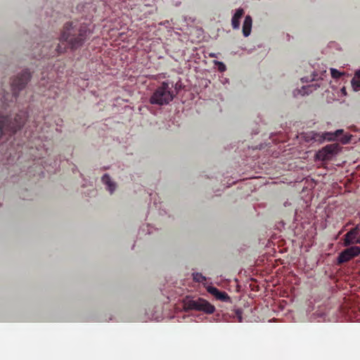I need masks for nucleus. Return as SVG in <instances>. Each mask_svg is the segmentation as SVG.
I'll return each instance as SVG.
<instances>
[{
	"mask_svg": "<svg viewBox=\"0 0 360 360\" xmlns=\"http://www.w3.org/2000/svg\"><path fill=\"white\" fill-rule=\"evenodd\" d=\"M185 308L188 310L202 311L209 314L214 313L215 311L214 305L202 298L186 300Z\"/></svg>",
	"mask_w": 360,
	"mask_h": 360,
	"instance_id": "5",
	"label": "nucleus"
},
{
	"mask_svg": "<svg viewBox=\"0 0 360 360\" xmlns=\"http://www.w3.org/2000/svg\"><path fill=\"white\" fill-rule=\"evenodd\" d=\"M101 181L102 183H103L104 185L107 186L108 191H110V193H114L116 186L114 181L111 180V178L108 174H104L101 178Z\"/></svg>",
	"mask_w": 360,
	"mask_h": 360,
	"instance_id": "13",
	"label": "nucleus"
},
{
	"mask_svg": "<svg viewBox=\"0 0 360 360\" xmlns=\"http://www.w3.org/2000/svg\"><path fill=\"white\" fill-rule=\"evenodd\" d=\"M316 85H310V86H303L302 89H301L300 93H301V95L304 96L310 92H312V91L316 90Z\"/></svg>",
	"mask_w": 360,
	"mask_h": 360,
	"instance_id": "16",
	"label": "nucleus"
},
{
	"mask_svg": "<svg viewBox=\"0 0 360 360\" xmlns=\"http://www.w3.org/2000/svg\"><path fill=\"white\" fill-rule=\"evenodd\" d=\"M27 117V112L21 111L14 119V122L8 124L7 117L0 116V141L7 140V134L11 135L19 130L26 121Z\"/></svg>",
	"mask_w": 360,
	"mask_h": 360,
	"instance_id": "3",
	"label": "nucleus"
},
{
	"mask_svg": "<svg viewBox=\"0 0 360 360\" xmlns=\"http://www.w3.org/2000/svg\"><path fill=\"white\" fill-rule=\"evenodd\" d=\"M339 153L338 144H328L322 148L316 153V160H331Z\"/></svg>",
	"mask_w": 360,
	"mask_h": 360,
	"instance_id": "6",
	"label": "nucleus"
},
{
	"mask_svg": "<svg viewBox=\"0 0 360 360\" xmlns=\"http://www.w3.org/2000/svg\"><path fill=\"white\" fill-rule=\"evenodd\" d=\"M205 288L208 293L214 296L216 300H220L224 302H230V297L227 292L224 291H219V290L217 288L212 286L210 285H206Z\"/></svg>",
	"mask_w": 360,
	"mask_h": 360,
	"instance_id": "9",
	"label": "nucleus"
},
{
	"mask_svg": "<svg viewBox=\"0 0 360 360\" xmlns=\"http://www.w3.org/2000/svg\"><path fill=\"white\" fill-rule=\"evenodd\" d=\"M252 29V18L250 15H247L245 17V20L243 22V26H242V32H243V36L245 37H248L251 33Z\"/></svg>",
	"mask_w": 360,
	"mask_h": 360,
	"instance_id": "12",
	"label": "nucleus"
},
{
	"mask_svg": "<svg viewBox=\"0 0 360 360\" xmlns=\"http://www.w3.org/2000/svg\"><path fill=\"white\" fill-rule=\"evenodd\" d=\"M92 33L93 26L91 24H82L77 27L73 25L72 22H68L63 27L59 41L61 44H65L69 49L75 50L80 48Z\"/></svg>",
	"mask_w": 360,
	"mask_h": 360,
	"instance_id": "1",
	"label": "nucleus"
},
{
	"mask_svg": "<svg viewBox=\"0 0 360 360\" xmlns=\"http://www.w3.org/2000/svg\"><path fill=\"white\" fill-rule=\"evenodd\" d=\"M360 255V246H351L340 252L338 257V264H342Z\"/></svg>",
	"mask_w": 360,
	"mask_h": 360,
	"instance_id": "8",
	"label": "nucleus"
},
{
	"mask_svg": "<svg viewBox=\"0 0 360 360\" xmlns=\"http://www.w3.org/2000/svg\"><path fill=\"white\" fill-rule=\"evenodd\" d=\"M244 15V9L239 8L236 10L233 16L231 18V25L234 30H238L240 26V19Z\"/></svg>",
	"mask_w": 360,
	"mask_h": 360,
	"instance_id": "11",
	"label": "nucleus"
},
{
	"mask_svg": "<svg viewBox=\"0 0 360 360\" xmlns=\"http://www.w3.org/2000/svg\"><path fill=\"white\" fill-rule=\"evenodd\" d=\"M343 132L342 129H338L333 132L326 131L322 134H319L315 131H308L303 134L304 139L308 143H321L325 140L335 141L338 140L339 135Z\"/></svg>",
	"mask_w": 360,
	"mask_h": 360,
	"instance_id": "4",
	"label": "nucleus"
},
{
	"mask_svg": "<svg viewBox=\"0 0 360 360\" xmlns=\"http://www.w3.org/2000/svg\"><path fill=\"white\" fill-rule=\"evenodd\" d=\"M56 51H58V53H62L64 51V48H62L60 45H58V49H56Z\"/></svg>",
	"mask_w": 360,
	"mask_h": 360,
	"instance_id": "19",
	"label": "nucleus"
},
{
	"mask_svg": "<svg viewBox=\"0 0 360 360\" xmlns=\"http://www.w3.org/2000/svg\"><path fill=\"white\" fill-rule=\"evenodd\" d=\"M354 244H360V235H358L357 239L355 240Z\"/></svg>",
	"mask_w": 360,
	"mask_h": 360,
	"instance_id": "20",
	"label": "nucleus"
},
{
	"mask_svg": "<svg viewBox=\"0 0 360 360\" xmlns=\"http://www.w3.org/2000/svg\"><path fill=\"white\" fill-rule=\"evenodd\" d=\"M193 279L195 280L196 283H200L205 286H206V277L202 276L200 273H193Z\"/></svg>",
	"mask_w": 360,
	"mask_h": 360,
	"instance_id": "15",
	"label": "nucleus"
},
{
	"mask_svg": "<svg viewBox=\"0 0 360 360\" xmlns=\"http://www.w3.org/2000/svg\"><path fill=\"white\" fill-rule=\"evenodd\" d=\"M359 235V228L356 226L355 228L349 230L345 235V238H343V246L348 247L349 245L354 244L355 240L358 237Z\"/></svg>",
	"mask_w": 360,
	"mask_h": 360,
	"instance_id": "10",
	"label": "nucleus"
},
{
	"mask_svg": "<svg viewBox=\"0 0 360 360\" xmlns=\"http://www.w3.org/2000/svg\"><path fill=\"white\" fill-rule=\"evenodd\" d=\"M330 71H331V76L333 78L338 79L340 76H342V73L337 69L331 68L330 69Z\"/></svg>",
	"mask_w": 360,
	"mask_h": 360,
	"instance_id": "18",
	"label": "nucleus"
},
{
	"mask_svg": "<svg viewBox=\"0 0 360 360\" xmlns=\"http://www.w3.org/2000/svg\"><path fill=\"white\" fill-rule=\"evenodd\" d=\"M214 65L217 66L218 71L221 72H224L226 71V65L224 63L219 61V60H214Z\"/></svg>",
	"mask_w": 360,
	"mask_h": 360,
	"instance_id": "17",
	"label": "nucleus"
},
{
	"mask_svg": "<svg viewBox=\"0 0 360 360\" xmlns=\"http://www.w3.org/2000/svg\"><path fill=\"white\" fill-rule=\"evenodd\" d=\"M352 86L353 91H360V69L355 72L354 77L352 79Z\"/></svg>",
	"mask_w": 360,
	"mask_h": 360,
	"instance_id": "14",
	"label": "nucleus"
},
{
	"mask_svg": "<svg viewBox=\"0 0 360 360\" xmlns=\"http://www.w3.org/2000/svg\"><path fill=\"white\" fill-rule=\"evenodd\" d=\"M210 57L216 58V54L214 53H210Z\"/></svg>",
	"mask_w": 360,
	"mask_h": 360,
	"instance_id": "21",
	"label": "nucleus"
},
{
	"mask_svg": "<svg viewBox=\"0 0 360 360\" xmlns=\"http://www.w3.org/2000/svg\"><path fill=\"white\" fill-rule=\"evenodd\" d=\"M30 73L27 70H24L21 74L16 76L11 81V86L13 89V94L16 95L18 91L23 89L30 79Z\"/></svg>",
	"mask_w": 360,
	"mask_h": 360,
	"instance_id": "7",
	"label": "nucleus"
},
{
	"mask_svg": "<svg viewBox=\"0 0 360 360\" xmlns=\"http://www.w3.org/2000/svg\"><path fill=\"white\" fill-rule=\"evenodd\" d=\"M345 89L342 88V92H345Z\"/></svg>",
	"mask_w": 360,
	"mask_h": 360,
	"instance_id": "23",
	"label": "nucleus"
},
{
	"mask_svg": "<svg viewBox=\"0 0 360 360\" xmlns=\"http://www.w3.org/2000/svg\"><path fill=\"white\" fill-rule=\"evenodd\" d=\"M237 314H238V321H242V318H241V316L240 315V313L237 312Z\"/></svg>",
	"mask_w": 360,
	"mask_h": 360,
	"instance_id": "22",
	"label": "nucleus"
},
{
	"mask_svg": "<svg viewBox=\"0 0 360 360\" xmlns=\"http://www.w3.org/2000/svg\"><path fill=\"white\" fill-rule=\"evenodd\" d=\"M172 86L167 82H163L158 86L149 98L150 104L163 106L169 104L174 99Z\"/></svg>",
	"mask_w": 360,
	"mask_h": 360,
	"instance_id": "2",
	"label": "nucleus"
}]
</instances>
